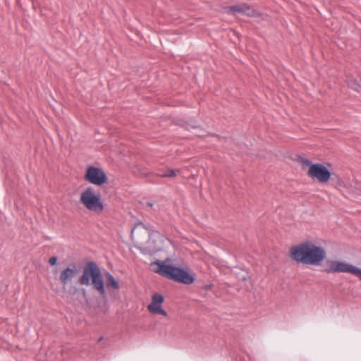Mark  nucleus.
Instances as JSON below:
<instances>
[{
  "instance_id": "aec40b11",
  "label": "nucleus",
  "mask_w": 361,
  "mask_h": 361,
  "mask_svg": "<svg viewBox=\"0 0 361 361\" xmlns=\"http://www.w3.org/2000/svg\"><path fill=\"white\" fill-rule=\"evenodd\" d=\"M212 287H213V284H212V283H209V284H208V285H206V286H204V288H205L206 290H209V289H211Z\"/></svg>"
},
{
  "instance_id": "4be33fe9",
  "label": "nucleus",
  "mask_w": 361,
  "mask_h": 361,
  "mask_svg": "<svg viewBox=\"0 0 361 361\" xmlns=\"http://www.w3.org/2000/svg\"><path fill=\"white\" fill-rule=\"evenodd\" d=\"M147 205L152 207L153 206V203L152 202H147Z\"/></svg>"
},
{
  "instance_id": "a211bd4d",
  "label": "nucleus",
  "mask_w": 361,
  "mask_h": 361,
  "mask_svg": "<svg viewBox=\"0 0 361 361\" xmlns=\"http://www.w3.org/2000/svg\"><path fill=\"white\" fill-rule=\"evenodd\" d=\"M302 162L304 165L310 166L311 168L312 165H314V164H312V161L310 159H302Z\"/></svg>"
},
{
  "instance_id": "4468645a",
  "label": "nucleus",
  "mask_w": 361,
  "mask_h": 361,
  "mask_svg": "<svg viewBox=\"0 0 361 361\" xmlns=\"http://www.w3.org/2000/svg\"><path fill=\"white\" fill-rule=\"evenodd\" d=\"M179 173V171H176L172 169H169L166 170L163 173L160 174V176L161 178H166V177H174L177 175V173Z\"/></svg>"
},
{
  "instance_id": "f03ea898",
  "label": "nucleus",
  "mask_w": 361,
  "mask_h": 361,
  "mask_svg": "<svg viewBox=\"0 0 361 361\" xmlns=\"http://www.w3.org/2000/svg\"><path fill=\"white\" fill-rule=\"evenodd\" d=\"M81 285L89 286L97 291L104 298H106L104 282L100 269L95 262H88L83 268L82 275L79 279Z\"/></svg>"
},
{
  "instance_id": "9d476101",
  "label": "nucleus",
  "mask_w": 361,
  "mask_h": 361,
  "mask_svg": "<svg viewBox=\"0 0 361 361\" xmlns=\"http://www.w3.org/2000/svg\"><path fill=\"white\" fill-rule=\"evenodd\" d=\"M76 275V269L75 267H68L61 271L59 280L64 291H66L68 284L72 281Z\"/></svg>"
},
{
  "instance_id": "f8f14e48",
  "label": "nucleus",
  "mask_w": 361,
  "mask_h": 361,
  "mask_svg": "<svg viewBox=\"0 0 361 361\" xmlns=\"http://www.w3.org/2000/svg\"><path fill=\"white\" fill-rule=\"evenodd\" d=\"M106 276V286L107 288H112L114 289L119 288V283L118 281L109 272L106 271L105 274Z\"/></svg>"
},
{
  "instance_id": "dca6fc26",
  "label": "nucleus",
  "mask_w": 361,
  "mask_h": 361,
  "mask_svg": "<svg viewBox=\"0 0 361 361\" xmlns=\"http://www.w3.org/2000/svg\"><path fill=\"white\" fill-rule=\"evenodd\" d=\"M150 312L154 314H161L165 317L168 315L166 311L163 309L161 306L154 307V309L150 311Z\"/></svg>"
},
{
  "instance_id": "0eeeda50",
  "label": "nucleus",
  "mask_w": 361,
  "mask_h": 361,
  "mask_svg": "<svg viewBox=\"0 0 361 361\" xmlns=\"http://www.w3.org/2000/svg\"><path fill=\"white\" fill-rule=\"evenodd\" d=\"M85 180L92 184L99 186L105 183L108 178L102 169L90 166L87 169Z\"/></svg>"
},
{
  "instance_id": "1a4fd4ad",
  "label": "nucleus",
  "mask_w": 361,
  "mask_h": 361,
  "mask_svg": "<svg viewBox=\"0 0 361 361\" xmlns=\"http://www.w3.org/2000/svg\"><path fill=\"white\" fill-rule=\"evenodd\" d=\"M310 243L305 241L292 246L289 251L290 257L297 263L305 264Z\"/></svg>"
},
{
  "instance_id": "9b49d317",
  "label": "nucleus",
  "mask_w": 361,
  "mask_h": 361,
  "mask_svg": "<svg viewBox=\"0 0 361 361\" xmlns=\"http://www.w3.org/2000/svg\"><path fill=\"white\" fill-rule=\"evenodd\" d=\"M164 301V297L162 294L159 293H154L152 296V302L147 307L148 310L150 312L153 310L154 307L161 306Z\"/></svg>"
},
{
  "instance_id": "ddd939ff",
  "label": "nucleus",
  "mask_w": 361,
  "mask_h": 361,
  "mask_svg": "<svg viewBox=\"0 0 361 361\" xmlns=\"http://www.w3.org/2000/svg\"><path fill=\"white\" fill-rule=\"evenodd\" d=\"M137 228L146 231L148 233V237H149L152 233L158 232L157 230L154 229V227L149 223L139 220H137Z\"/></svg>"
},
{
  "instance_id": "20e7f679",
  "label": "nucleus",
  "mask_w": 361,
  "mask_h": 361,
  "mask_svg": "<svg viewBox=\"0 0 361 361\" xmlns=\"http://www.w3.org/2000/svg\"><path fill=\"white\" fill-rule=\"evenodd\" d=\"M80 200L81 204L90 212L99 214L104 210L100 193H96L92 187L87 188L81 193Z\"/></svg>"
},
{
  "instance_id": "423d86ee",
  "label": "nucleus",
  "mask_w": 361,
  "mask_h": 361,
  "mask_svg": "<svg viewBox=\"0 0 361 361\" xmlns=\"http://www.w3.org/2000/svg\"><path fill=\"white\" fill-rule=\"evenodd\" d=\"M326 257V252L324 247L310 242L305 264L319 266Z\"/></svg>"
},
{
  "instance_id": "39448f33",
  "label": "nucleus",
  "mask_w": 361,
  "mask_h": 361,
  "mask_svg": "<svg viewBox=\"0 0 361 361\" xmlns=\"http://www.w3.org/2000/svg\"><path fill=\"white\" fill-rule=\"evenodd\" d=\"M326 263V267L324 269L326 273H350L357 276L361 281V268L339 260H327Z\"/></svg>"
},
{
  "instance_id": "2eb2a0df",
  "label": "nucleus",
  "mask_w": 361,
  "mask_h": 361,
  "mask_svg": "<svg viewBox=\"0 0 361 361\" xmlns=\"http://www.w3.org/2000/svg\"><path fill=\"white\" fill-rule=\"evenodd\" d=\"M243 7L245 8V12H243V14L250 17H255L257 15V12L249 6L244 5Z\"/></svg>"
},
{
  "instance_id": "f257e3e1",
  "label": "nucleus",
  "mask_w": 361,
  "mask_h": 361,
  "mask_svg": "<svg viewBox=\"0 0 361 361\" xmlns=\"http://www.w3.org/2000/svg\"><path fill=\"white\" fill-rule=\"evenodd\" d=\"M171 258L164 260L156 259L149 264V269L154 273L158 274L167 279L185 285H190L195 281L196 275L189 267H182L170 264Z\"/></svg>"
},
{
  "instance_id": "412c9836",
  "label": "nucleus",
  "mask_w": 361,
  "mask_h": 361,
  "mask_svg": "<svg viewBox=\"0 0 361 361\" xmlns=\"http://www.w3.org/2000/svg\"><path fill=\"white\" fill-rule=\"evenodd\" d=\"M135 229V227H133V228H132V229H131V237H132V238L133 237V233H134Z\"/></svg>"
},
{
  "instance_id": "6ab92c4d",
  "label": "nucleus",
  "mask_w": 361,
  "mask_h": 361,
  "mask_svg": "<svg viewBox=\"0 0 361 361\" xmlns=\"http://www.w3.org/2000/svg\"><path fill=\"white\" fill-rule=\"evenodd\" d=\"M56 262H57V257H51L49 260V264L51 265V266H54L56 264Z\"/></svg>"
},
{
  "instance_id": "f3484780",
  "label": "nucleus",
  "mask_w": 361,
  "mask_h": 361,
  "mask_svg": "<svg viewBox=\"0 0 361 361\" xmlns=\"http://www.w3.org/2000/svg\"><path fill=\"white\" fill-rule=\"evenodd\" d=\"M228 9L232 12H237L240 13L245 12V8L243 7V6L234 5L228 7Z\"/></svg>"
},
{
  "instance_id": "7ed1b4c3",
  "label": "nucleus",
  "mask_w": 361,
  "mask_h": 361,
  "mask_svg": "<svg viewBox=\"0 0 361 361\" xmlns=\"http://www.w3.org/2000/svg\"><path fill=\"white\" fill-rule=\"evenodd\" d=\"M171 240L161 235L159 231L152 233L149 237L148 240L142 246L137 247L142 254L144 255L153 256L157 252L162 251L166 244L171 243Z\"/></svg>"
},
{
  "instance_id": "6e6552de",
  "label": "nucleus",
  "mask_w": 361,
  "mask_h": 361,
  "mask_svg": "<svg viewBox=\"0 0 361 361\" xmlns=\"http://www.w3.org/2000/svg\"><path fill=\"white\" fill-rule=\"evenodd\" d=\"M308 175L313 180H317L321 183H327L331 176L329 169L322 164H314L308 170Z\"/></svg>"
}]
</instances>
